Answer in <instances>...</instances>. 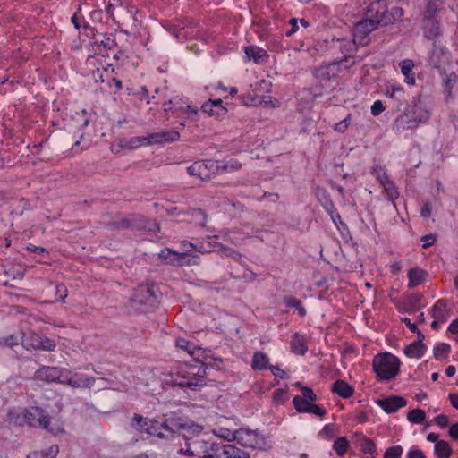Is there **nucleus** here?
Segmentation results:
<instances>
[{
    "label": "nucleus",
    "mask_w": 458,
    "mask_h": 458,
    "mask_svg": "<svg viewBox=\"0 0 458 458\" xmlns=\"http://www.w3.org/2000/svg\"><path fill=\"white\" fill-rule=\"evenodd\" d=\"M340 45L339 48L344 55H347L349 53H352L356 50L357 46L360 44L358 42L354 41V38L351 39H341L338 40Z\"/></svg>",
    "instance_id": "nucleus-41"
},
{
    "label": "nucleus",
    "mask_w": 458,
    "mask_h": 458,
    "mask_svg": "<svg viewBox=\"0 0 458 458\" xmlns=\"http://www.w3.org/2000/svg\"><path fill=\"white\" fill-rule=\"evenodd\" d=\"M376 403L387 413H394L407 404V401L403 397L398 395H391L389 397L377 400Z\"/></svg>",
    "instance_id": "nucleus-15"
},
{
    "label": "nucleus",
    "mask_w": 458,
    "mask_h": 458,
    "mask_svg": "<svg viewBox=\"0 0 458 458\" xmlns=\"http://www.w3.org/2000/svg\"><path fill=\"white\" fill-rule=\"evenodd\" d=\"M450 352V345L445 343L438 344L434 347V357L437 360H442L445 358Z\"/></svg>",
    "instance_id": "nucleus-45"
},
{
    "label": "nucleus",
    "mask_w": 458,
    "mask_h": 458,
    "mask_svg": "<svg viewBox=\"0 0 458 458\" xmlns=\"http://www.w3.org/2000/svg\"><path fill=\"white\" fill-rule=\"evenodd\" d=\"M426 276L427 272L423 269L418 267L410 268L408 271V287L412 289L421 284L425 281Z\"/></svg>",
    "instance_id": "nucleus-24"
},
{
    "label": "nucleus",
    "mask_w": 458,
    "mask_h": 458,
    "mask_svg": "<svg viewBox=\"0 0 458 458\" xmlns=\"http://www.w3.org/2000/svg\"><path fill=\"white\" fill-rule=\"evenodd\" d=\"M335 64H330L327 65H322L318 69V73L319 76H326L329 78L330 72L335 68Z\"/></svg>",
    "instance_id": "nucleus-53"
},
{
    "label": "nucleus",
    "mask_w": 458,
    "mask_h": 458,
    "mask_svg": "<svg viewBox=\"0 0 458 458\" xmlns=\"http://www.w3.org/2000/svg\"><path fill=\"white\" fill-rule=\"evenodd\" d=\"M24 420L30 427L44 428L53 435L64 433V422L57 419L51 420L47 413L41 408L34 406L24 412Z\"/></svg>",
    "instance_id": "nucleus-2"
},
{
    "label": "nucleus",
    "mask_w": 458,
    "mask_h": 458,
    "mask_svg": "<svg viewBox=\"0 0 458 458\" xmlns=\"http://www.w3.org/2000/svg\"><path fill=\"white\" fill-rule=\"evenodd\" d=\"M158 295L159 292L155 284H140L135 288L131 301L144 306L153 307L158 301Z\"/></svg>",
    "instance_id": "nucleus-6"
},
{
    "label": "nucleus",
    "mask_w": 458,
    "mask_h": 458,
    "mask_svg": "<svg viewBox=\"0 0 458 458\" xmlns=\"http://www.w3.org/2000/svg\"><path fill=\"white\" fill-rule=\"evenodd\" d=\"M214 449L215 444L209 443L202 437L185 443L184 446L179 449V454L190 457H199L204 453H208Z\"/></svg>",
    "instance_id": "nucleus-10"
},
{
    "label": "nucleus",
    "mask_w": 458,
    "mask_h": 458,
    "mask_svg": "<svg viewBox=\"0 0 458 458\" xmlns=\"http://www.w3.org/2000/svg\"><path fill=\"white\" fill-rule=\"evenodd\" d=\"M107 227L111 230L137 229L153 232L159 231V225L156 221H149L143 216L134 214L117 216L113 222L107 225Z\"/></svg>",
    "instance_id": "nucleus-3"
},
{
    "label": "nucleus",
    "mask_w": 458,
    "mask_h": 458,
    "mask_svg": "<svg viewBox=\"0 0 458 458\" xmlns=\"http://www.w3.org/2000/svg\"><path fill=\"white\" fill-rule=\"evenodd\" d=\"M23 340V335L20 336L15 334H12L6 336L0 337V347H13L18 345Z\"/></svg>",
    "instance_id": "nucleus-36"
},
{
    "label": "nucleus",
    "mask_w": 458,
    "mask_h": 458,
    "mask_svg": "<svg viewBox=\"0 0 458 458\" xmlns=\"http://www.w3.org/2000/svg\"><path fill=\"white\" fill-rule=\"evenodd\" d=\"M435 422L442 428H446L449 424V419L445 414H440L435 418Z\"/></svg>",
    "instance_id": "nucleus-61"
},
{
    "label": "nucleus",
    "mask_w": 458,
    "mask_h": 458,
    "mask_svg": "<svg viewBox=\"0 0 458 458\" xmlns=\"http://www.w3.org/2000/svg\"><path fill=\"white\" fill-rule=\"evenodd\" d=\"M182 112L187 115L188 118L195 120V116L198 114V109L187 105L184 108H181Z\"/></svg>",
    "instance_id": "nucleus-60"
},
{
    "label": "nucleus",
    "mask_w": 458,
    "mask_h": 458,
    "mask_svg": "<svg viewBox=\"0 0 458 458\" xmlns=\"http://www.w3.org/2000/svg\"><path fill=\"white\" fill-rule=\"evenodd\" d=\"M267 369H270L273 375L281 379L285 377V371L277 366L270 365Z\"/></svg>",
    "instance_id": "nucleus-62"
},
{
    "label": "nucleus",
    "mask_w": 458,
    "mask_h": 458,
    "mask_svg": "<svg viewBox=\"0 0 458 458\" xmlns=\"http://www.w3.org/2000/svg\"><path fill=\"white\" fill-rule=\"evenodd\" d=\"M201 109L208 115L217 118L225 114L227 112V109L223 106L222 99H209L202 105Z\"/></svg>",
    "instance_id": "nucleus-19"
},
{
    "label": "nucleus",
    "mask_w": 458,
    "mask_h": 458,
    "mask_svg": "<svg viewBox=\"0 0 458 458\" xmlns=\"http://www.w3.org/2000/svg\"><path fill=\"white\" fill-rule=\"evenodd\" d=\"M203 426L197 424L191 420H185L182 430L184 431L182 434V438L184 440V443H188L193 439H196L198 437H204L203 432Z\"/></svg>",
    "instance_id": "nucleus-17"
},
{
    "label": "nucleus",
    "mask_w": 458,
    "mask_h": 458,
    "mask_svg": "<svg viewBox=\"0 0 458 458\" xmlns=\"http://www.w3.org/2000/svg\"><path fill=\"white\" fill-rule=\"evenodd\" d=\"M235 441L243 447L251 449L264 448L266 442L264 437L257 430L248 428L237 429Z\"/></svg>",
    "instance_id": "nucleus-9"
},
{
    "label": "nucleus",
    "mask_w": 458,
    "mask_h": 458,
    "mask_svg": "<svg viewBox=\"0 0 458 458\" xmlns=\"http://www.w3.org/2000/svg\"><path fill=\"white\" fill-rule=\"evenodd\" d=\"M384 191L386 195L387 196L388 199L392 201L394 207H395L394 201L399 197V192L394 184V182L391 181L390 182H386L385 186H383Z\"/></svg>",
    "instance_id": "nucleus-42"
},
{
    "label": "nucleus",
    "mask_w": 458,
    "mask_h": 458,
    "mask_svg": "<svg viewBox=\"0 0 458 458\" xmlns=\"http://www.w3.org/2000/svg\"><path fill=\"white\" fill-rule=\"evenodd\" d=\"M250 365L253 370L267 369L270 366L269 358L265 352L261 351L255 352L253 353Z\"/></svg>",
    "instance_id": "nucleus-25"
},
{
    "label": "nucleus",
    "mask_w": 458,
    "mask_h": 458,
    "mask_svg": "<svg viewBox=\"0 0 458 458\" xmlns=\"http://www.w3.org/2000/svg\"><path fill=\"white\" fill-rule=\"evenodd\" d=\"M384 109L385 107L383 103L380 100H377L371 106V114L374 116H377L384 111Z\"/></svg>",
    "instance_id": "nucleus-57"
},
{
    "label": "nucleus",
    "mask_w": 458,
    "mask_h": 458,
    "mask_svg": "<svg viewBox=\"0 0 458 458\" xmlns=\"http://www.w3.org/2000/svg\"><path fill=\"white\" fill-rule=\"evenodd\" d=\"M373 369L381 380H391L399 374L400 360L389 352L380 353L373 359Z\"/></svg>",
    "instance_id": "nucleus-4"
},
{
    "label": "nucleus",
    "mask_w": 458,
    "mask_h": 458,
    "mask_svg": "<svg viewBox=\"0 0 458 458\" xmlns=\"http://www.w3.org/2000/svg\"><path fill=\"white\" fill-rule=\"evenodd\" d=\"M360 450L364 454H373L376 452L375 443L370 438L363 436L361 439Z\"/></svg>",
    "instance_id": "nucleus-46"
},
{
    "label": "nucleus",
    "mask_w": 458,
    "mask_h": 458,
    "mask_svg": "<svg viewBox=\"0 0 458 458\" xmlns=\"http://www.w3.org/2000/svg\"><path fill=\"white\" fill-rule=\"evenodd\" d=\"M422 248L428 249V247L432 246L436 242V235L430 233L427 234L421 237Z\"/></svg>",
    "instance_id": "nucleus-55"
},
{
    "label": "nucleus",
    "mask_w": 458,
    "mask_h": 458,
    "mask_svg": "<svg viewBox=\"0 0 458 458\" xmlns=\"http://www.w3.org/2000/svg\"><path fill=\"white\" fill-rule=\"evenodd\" d=\"M331 390L343 398H350L351 396H352L354 393L353 387L345 381L341 379L336 380L332 385Z\"/></svg>",
    "instance_id": "nucleus-29"
},
{
    "label": "nucleus",
    "mask_w": 458,
    "mask_h": 458,
    "mask_svg": "<svg viewBox=\"0 0 458 458\" xmlns=\"http://www.w3.org/2000/svg\"><path fill=\"white\" fill-rule=\"evenodd\" d=\"M293 404L295 410L299 412L311 413L320 418L325 416L327 413V411L324 408L320 407L319 405L309 403L303 398H300L299 395L293 397Z\"/></svg>",
    "instance_id": "nucleus-13"
},
{
    "label": "nucleus",
    "mask_w": 458,
    "mask_h": 458,
    "mask_svg": "<svg viewBox=\"0 0 458 458\" xmlns=\"http://www.w3.org/2000/svg\"><path fill=\"white\" fill-rule=\"evenodd\" d=\"M423 33L424 36L433 42L442 35L439 21L437 18H423Z\"/></svg>",
    "instance_id": "nucleus-16"
},
{
    "label": "nucleus",
    "mask_w": 458,
    "mask_h": 458,
    "mask_svg": "<svg viewBox=\"0 0 458 458\" xmlns=\"http://www.w3.org/2000/svg\"><path fill=\"white\" fill-rule=\"evenodd\" d=\"M55 297L56 301L64 302L67 297V288L64 284H58L55 286Z\"/></svg>",
    "instance_id": "nucleus-51"
},
{
    "label": "nucleus",
    "mask_w": 458,
    "mask_h": 458,
    "mask_svg": "<svg viewBox=\"0 0 458 458\" xmlns=\"http://www.w3.org/2000/svg\"><path fill=\"white\" fill-rule=\"evenodd\" d=\"M245 54L249 60H253L257 64H263L267 60V51L256 46H248L245 47Z\"/></svg>",
    "instance_id": "nucleus-23"
},
{
    "label": "nucleus",
    "mask_w": 458,
    "mask_h": 458,
    "mask_svg": "<svg viewBox=\"0 0 458 458\" xmlns=\"http://www.w3.org/2000/svg\"><path fill=\"white\" fill-rule=\"evenodd\" d=\"M349 447V441L345 437H338L334 445L333 448L339 456H343Z\"/></svg>",
    "instance_id": "nucleus-38"
},
{
    "label": "nucleus",
    "mask_w": 458,
    "mask_h": 458,
    "mask_svg": "<svg viewBox=\"0 0 458 458\" xmlns=\"http://www.w3.org/2000/svg\"><path fill=\"white\" fill-rule=\"evenodd\" d=\"M21 344L29 351L42 350L53 352L56 347V344L54 339L34 332L29 334L27 336L23 335Z\"/></svg>",
    "instance_id": "nucleus-7"
},
{
    "label": "nucleus",
    "mask_w": 458,
    "mask_h": 458,
    "mask_svg": "<svg viewBox=\"0 0 458 458\" xmlns=\"http://www.w3.org/2000/svg\"><path fill=\"white\" fill-rule=\"evenodd\" d=\"M428 63L440 73L445 72V67L451 64V53L442 45L433 42L432 49L428 53Z\"/></svg>",
    "instance_id": "nucleus-5"
},
{
    "label": "nucleus",
    "mask_w": 458,
    "mask_h": 458,
    "mask_svg": "<svg viewBox=\"0 0 458 458\" xmlns=\"http://www.w3.org/2000/svg\"><path fill=\"white\" fill-rule=\"evenodd\" d=\"M213 434L217 437L228 442L235 441L237 430H230L225 427H217L212 430Z\"/></svg>",
    "instance_id": "nucleus-35"
},
{
    "label": "nucleus",
    "mask_w": 458,
    "mask_h": 458,
    "mask_svg": "<svg viewBox=\"0 0 458 458\" xmlns=\"http://www.w3.org/2000/svg\"><path fill=\"white\" fill-rule=\"evenodd\" d=\"M407 458H426L424 453L418 448H411L407 453Z\"/></svg>",
    "instance_id": "nucleus-63"
},
{
    "label": "nucleus",
    "mask_w": 458,
    "mask_h": 458,
    "mask_svg": "<svg viewBox=\"0 0 458 458\" xmlns=\"http://www.w3.org/2000/svg\"><path fill=\"white\" fill-rule=\"evenodd\" d=\"M427 350V346L420 342H413L404 348V353L409 358H421Z\"/></svg>",
    "instance_id": "nucleus-31"
},
{
    "label": "nucleus",
    "mask_w": 458,
    "mask_h": 458,
    "mask_svg": "<svg viewBox=\"0 0 458 458\" xmlns=\"http://www.w3.org/2000/svg\"><path fill=\"white\" fill-rule=\"evenodd\" d=\"M287 400V392L278 389L274 393V401L276 403H284Z\"/></svg>",
    "instance_id": "nucleus-54"
},
{
    "label": "nucleus",
    "mask_w": 458,
    "mask_h": 458,
    "mask_svg": "<svg viewBox=\"0 0 458 458\" xmlns=\"http://www.w3.org/2000/svg\"><path fill=\"white\" fill-rule=\"evenodd\" d=\"M437 12V6L436 5V4L433 2H428L426 6L424 18H428V17L436 18Z\"/></svg>",
    "instance_id": "nucleus-52"
},
{
    "label": "nucleus",
    "mask_w": 458,
    "mask_h": 458,
    "mask_svg": "<svg viewBox=\"0 0 458 458\" xmlns=\"http://www.w3.org/2000/svg\"><path fill=\"white\" fill-rule=\"evenodd\" d=\"M457 81V75L455 72H451L444 81L445 85V92L446 99L452 98V91L454 85L456 83Z\"/></svg>",
    "instance_id": "nucleus-40"
},
{
    "label": "nucleus",
    "mask_w": 458,
    "mask_h": 458,
    "mask_svg": "<svg viewBox=\"0 0 458 458\" xmlns=\"http://www.w3.org/2000/svg\"><path fill=\"white\" fill-rule=\"evenodd\" d=\"M159 256L167 263L173 265L183 266L185 264H189V261H186L188 254L185 252L180 253L171 250L170 249H165L160 251Z\"/></svg>",
    "instance_id": "nucleus-18"
},
{
    "label": "nucleus",
    "mask_w": 458,
    "mask_h": 458,
    "mask_svg": "<svg viewBox=\"0 0 458 458\" xmlns=\"http://www.w3.org/2000/svg\"><path fill=\"white\" fill-rule=\"evenodd\" d=\"M327 210L328 214L330 215L332 221L334 222V224L336 226H338V223L343 224L341 216H340L337 209L334 206L333 202L329 203V207L327 208Z\"/></svg>",
    "instance_id": "nucleus-50"
},
{
    "label": "nucleus",
    "mask_w": 458,
    "mask_h": 458,
    "mask_svg": "<svg viewBox=\"0 0 458 458\" xmlns=\"http://www.w3.org/2000/svg\"><path fill=\"white\" fill-rule=\"evenodd\" d=\"M95 383L92 377L84 373H75L72 371L71 386L74 388H89Z\"/></svg>",
    "instance_id": "nucleus-22"
},
{
    "label": "nucleus",
    "mask_w": 458,
    "mask_h": 458,
    "mask_svg": "<svg viewBox=\"0 0 458 458\" xmlns=\"http://www.w3.org/2000/svg\"><path fill=\"white\" fill-rule=\"evenodd\" d=\"M185 419L179 416H172L161 423V428L174 435L182 430Z\"/></svg>",
    "instance_id": "nucleus-21"
},
{
    "label": "nucleus",
    "mask_w": 458,
    "mask_h": 458,
    "mask_svg": "<svg viewBox=\"0 0 458 458\" xmlns=\"http://www.w3.org/2000/svg\"><path fill=\"white\" fill-rule=\"evenodd\" d=\"M72 371L67 369H60L57 382L71 386Z\"/></svg>",
    "instance_id": "nucleus-49"
},
{
    "label": "nucleus",
    "mask_w": 458,
    "mask_h": 458,
    "mask_svg": "<svg viewBox=\"0 0 458 458\" xmlns=\"http://www.w3.org/2000/svg\"><path fill=\"white\" fill-rule=\"evenodd\" d=\"M180 139V133L175 130L167 131H159L150 133L142 138H137L139 143H145L146 145L162 144L166 142L177 141Z\"/></svg>",
    "instance_id": "nucleus-12"
},
{
    "label": "nucleus",
    "mask_w": 458,
    "mask_h": 458,
    "mask_svg": "<svg viewBox=\"0 0 458 458\" xmlns=\"http://www.w3.org/2000/svg\"><path fill=\"white\" fill-rule=\"evenodd\" d=\"M403 451V450L401 445L390 446L385 451L384 458H401Z\"/></svg>",
    "instance_id": "nucleus-47"
},
{
    "label": "nucleus",
    "mask_w": 458,
    "mask_h": 458,
    "mask_svg": "<svg viewBox=\"0 0 458 458\" xmlns=\"http://www.w3.org/2000/svg\"><path fill=\"white\" fill-rule=\"evenodd\" d=\"M284 300L285 305L289 308L297 309L301 305V301L293 296H285Z\"/></svg>",
    "instance_id": "nucleus-58"
},
{
    "label": "nucleus",
    "mask_w": 458,
    "mask_h": 458,
    "mask_svg": "<svg viewBox=\"0 0 458 458\" xmlns=\"http://www.w3.org/2000/svg\"><path fill=\"white\" fill-rule=\"evenodd\" d=\"M452 452L451 445L445 440H439L435 444L434 454L437 458H448L451 456Z\"/></svg>",
    "instance_id": "nucleus-33"
},
{
    "label": "nucleus",
    "mask_w": 458,
    "mask_h": 458,
    "mask_svg": "<svg viewBox=\"0 0 458 458\" xmlns=\"http://www.w3.org/2000/svg\"><path fill=\"white\" fill-rule=\"evenodd\" d=\"M449 436L454 439L458 440V422L453 424L449 428Z\"/></svg>",
    "instance_id": "nucleus-64"
},
{
    "label": "nucleus",
    "mask_w": 458,
    "mask_h": 458,
    "mask_svg": "<svg viewBox=\"0 0 458 458\" xmlns=\"http://www.w3.org/2000/svg\"><path fill=\"white\" fill-rule=\"evenodd\" d=\"M223 455L225 458H250L249 452L231 444L223 445Z\"/></svg>",
    "instance_id": "nucleus-28"
},
{
    "label": "nucleus",
    "mask_w": 458,
    "mask_h": 458,
    "mask_svg": "<svg viewBox=\"0 0 458 458\" xmlns=\"http://www.w3.org/2000/svg\"><path fill=\"white\" fill-rule=\"evenodd\" d=\"M390 21V14L384 0L370 3L367 7L365 18L354 26V41L361 46L367 45L369 43L368 36L377 30L380 24L386 25Z\"/></svg>",
    "instance_id": "nucleus-1"
},
{
    "label": "nucleus",
    "mask_w": 458,
    "mask_h": 458,
    "mask_svg": "<svg viewBox=\"0 0 458 458\" xmlns=\"http://www.w3.org/2000/svg\"><path fill=\"white\" fill-rule=\"evenodd\" d=\"M196 367L191 366L189 367V371H187L188 375H198L199 377H190V376L186 375H178L175 378L172 380L174 386H178L180 387H187L191 389H195L198 386L203 385V380L201 377H204L206 369L202 367L198 368L197 371L194 372Z\"/></svg>",
    "instance_id": "nucleus-11"
},
{
    "label": "nucleus",
    "mask_w": 458,
    "mask_h": 458,
    "mask_svg": "<svg viewBox=\"0 0 458 458\" xmlns=\"http://www.w3.org/2000/svg\"><path fill=\"white\" fill-rule=\"evenodd\" d=\"M59 453L57 445H53L46 451H34L27 455V458H55Z\"/></svg>",
    "instance_id": "nucleus-34"
},
{
    "label": "nucleus",
    "mask_w": 458,
    "mask_h": 458,
    "mask_svg": "<svg viewBox=\"0 0 458 458\" xmlns=\"http://www.w3.org/2000/svg\"><path fill=\"white\" fill-rule=\"evenodd\" d=\"M429 118L428 113H426L424 116L417 118H410L407 114H403L398 116L393 125V130L397 132L401 133L408 129H412L417 127L418 123L426 122Z\"/></svg>",
    "instance_id": "nucleus-14"
},
{
    "label": "nucleus",
    "mask_w": 458,
    "mask_h": 458,
    "mask_svg": "<svg viewBox=\"0 0 458 458\" xmlns=\"http://www.w3.org/2000/svg\"><path fill=\"white\" fill-rule=\"evenodd\" d=\"M350 119V114L347 115V117H345L344 119H343L342 121H340L339 123H337L335 125V130L338 132H344L349 124H348V120Z\"/></svg>",
    "instance_id": "nucleus-59"
},
{
    "label": "nucleus",
    "mask_w": 458,
    "mask_h": 458,
    "mask_svg": "<svg viewBox=\"0 0 458 458\" xmlns=\"http://www.w3.org/2000/svg\"><path fill=\"white\" fill-rule=\"evenodd\" d=\"M187 172L201 181L209 180L217 174L216 161L212 159L196 161L187 168Z\"/></svg>",
    "instance_id": "nucleus-8"
},
{
    "label": "nucleus",
    "mask_w": 458,
    "mask_h": 458,
    "mask_svg": "<svg viewBox=\"0 0 458 458\" xmlns=\"http://www.w3.org/2000/svg\"><path fill=\"white\" fill-rule=\"evenodd\" d=\"M216 161L217 174L225 173H232L241 169L242 165L235 159H230L227 161Z\"/></svg>",
    "instance_id": "nucleus-32"
},
{
    "label": "nucleus",
    "mask_w": 458,
    "mask_h": 458,
    "mask_svg": "<svg viewBox=\"0 0 458 458\" xmlns=\"http://www.w3.org/2000/svg\"><path fill=\"white\" fill-rule=\"evenodd\" d=\"M176 346L186 351L190 354L193 353V349L195 348L192 343L182 337L176 339Z\"/></svg>",
    "instance_id": "nucleus-48"
},
{
    "label": "nucleus",
    "mask_w": 458,
    "mask_h": 458,
    "mask_svg": "<svg viewBox=\"0 0 458 458\" xmlns=\"http://www.w3.org/2000/svg\"><path fill=\"white\" fill-rule=\"evenodd\" d=\"M407 419L411 423L420 424L425 420L426 413L423 410L417 408L408 412Z\"/></svg>",
    "instance_id": "nucleus-37"
},
{
    "label": "nucleus",
    "mask_w": 458,
    "mask_h": 458,
    "mask_svg": "<svg viewBox=\"0 0 458 458\" xmlns=\"http://www.w3.org/2000/svg\"><path fill=\"white\" fill-rule=\"evenodd\" d=\"M290 346L291 351L298 355H304L308 350V347L304 341V337L298 333H294L292 335Z\"/></svg>",
    "instance_id": "nucleus-30"
},
{
    "label": "nucleus",
    "mask_w": 458,
    "mask_h": 458,
    "mask_svg": "<svg viewBox=\"0 0 458 458\" xmlns=\"http://www.w3.org/2000/svg\"><path fill=\"white\" fill-rule=\"evenodd\" d=\"M401 72L405 77V82L409 85L415 84V74L413 72L414 63L411 59H404L399 64Z\"/></svg>",
    "instance_id": "nucleus-26"
},
{
    "label": "nucleus",
    "mask_w": 458,
    "mask_h": 458,
    "mask_svg": "<svg viewBox=\"0 0 458 458\" xmlns=\"http://www.w3.org/2000/svg\"><path fill=\"white\" fill-rule=\"evenodd\" d=\"M100 39H96V43H98L106 50H112L116 47L117 44L114 38H111L106 33L99 34Z\"/></svg>",
    "instance_id": "nucleus-43"
},
{
    "label": "nucleus",
    "mask_w": 458,
    "mask_h": 458,
    "mask_svg": "<svg viewBox=\"0 0 458 458\" xmlns=\"http://www.w3.org/2000/svg\"><path fill=\"white\" fill-rule=\"evenodd\" d=\"M297 386L300 387L301 395H299L300 398H303L309 403L316 402L318 397L317 394L313 392V390L308 386H302L300 383L296 384Z\"/></svg>",
    "instance_id": "nucleus-44"
},
{
    "label": "nucleus",
    "mask_w": 458,
    "mask_h": 458,
    "mask_svg": "<svg viewBox=\"0 0 458 458\" xmlns=\"http://www.w3.org/2000/svg\"><path fill=\"white\" fill-rule=\"evenodd\" d=\"M131 426L139 432H144L148 430L147 419L138 413L134 414Z\"/></svg>",
    "instance_id": "nucleus-39"
},
{
    "label": "nucleus",
    "mask_w": 458,
    "mask_h": 458,
    "mask_svg": "<svg viewBox=\"0 0 458 458\" xmlns=\"http://www.w3.org/2000/svg\"><path fill=\"white\" fill-rule=\"evenodd\" d=\"M81 19H83V16L81 14V7H79L77 12H75L71 18V21L76 29L81 28Z\"/></svg>",
    "instance_id": "nucleus-56"
},
{
    "label": "nucleus",
    "mask_w": 458,
    "mask_h": 458,
    "mask_svg": "<svg viewBox=\"0 0 458 458\" xmlns=\"http://www.w3.org/2000/svg\"><path fill=\"white\" fill-rule=\"evenodd\" d=\"M59 372L60 368L43 366L36 371L35 377L37 379L47 383L57 382Z\"/></svg>",
    "instance_id": "nucleus-20"
},
{
    "label": "nucleus",
    "mask_w": 458,
    "mask_h": 458,
    "mask_svg": "<svg viewBox=\"0 0 458 458\" xmlns=\"http://www.w3.org/2000/svg\"><path fill=\"white\" fill-rule=\"evenodd\" d=\"M432 317L440 320L441 323L447 320L449 317V310L445 301L440 299L435 303L432 308Z\"/></svg>",
    "instance_id": "nucleus-27"
}]
</instances>
